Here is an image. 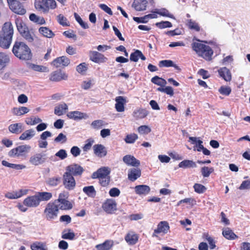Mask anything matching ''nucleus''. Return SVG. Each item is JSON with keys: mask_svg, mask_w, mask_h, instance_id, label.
<instances>
[{"mask_svg": "<svg viewBox=\"0 0 250 250\" xmlns=\"http://www.w3.org/2000/svg\"><path fill=\"white\" fill-rule=\"evenodd\" d=\"M12 51L14 55L20 60L29 61L32 59V54L30 48L23 42L16 41Z\"/></svg>", "mask_w": 250, "mask_h": 250, "instance_id": "obj_1", "label": "nucleus"}, {"mask_svg": "<svg viewBox=\"0 0 250 250\" xmlns=\"http://www.w3.org/2000/svg\"><path fill=\"white\" fill-rule=\"evenodd\" d=\"M191 47L199 57L207 61L212 60L213 51L209 46L198 42H193L191 43Z\"/></svg>", "mask_w": 250, "mask_h": 250, "instance_id": "obj_2", "label": "nucleus"}, {"mask_svg": "<svg viewBox=\"0 0 250 250\" xmlns=\"http://www.w3.org/2000/svg\"><path fill=\"white\" fill-rule=\"evenodd\" d=\"M34 6L38 11L44 14L48 13L50 9H54L57 7L55 0H35Z\"/></svg>", "mask_w": 250, "mask_h": 250, "instance_id": "obj_3", "label": "nucleus"}, {"mask_svg": "<svg viewBox=\"0 0 250 250\" xmlns=\"http://www.w3.org/2000/svg\"><path fill=\"white\" fill-rule=\"evenodd\" d=\"M15 23L17 29L21 36L29 42L34 41V37L28 26L21 18H17Z\"/></svg>", "mask_w": 250, "mask_h": 250, "instance_id": "obj_4", "label": "nucleus"}, {"mask_svg": "<svg viewBox=\"0 0 250 250\" xmlns=\"http://www.w3.org/2000/svg\"><path fill=\"white\" fill-rule=\"evenodd\" d=\"M59 205L56 204L54 201L47 204L43 213L48 221H52L57 218L60 209Z\"/></svg>", "mask_w": 250, "mask_h": 250, "instance_id": "obj_5", "label": "nucleus"}, {"mask_svg": "<svg viewBox=\"0 0 250 250\" xmlns=\"http://www.w3.org/2000/svg\"><path fill=\"white\" fill-rule=\"evenodd\" d=\"M31 148V147L29 145H21L10 150L8 152V156L10 157L24 156L29 152Z\"/></svg>", "mask_w": 250, "mask_h": 250, "instance_id": "obj_6", "label": "nucleus"}, {"mask_svg": "<svg viewBox=\"0 0 250 250\" xmlns=\"http://www.w3.org/2000/svg\"><path fill=\"white\" fill-rule=\"evenodd\" d=\"M63 185L68 190H73L76 187V181L74 176L71 173L65 172L62 176Z\"/></svg>", "mask_w": 250, "mask_h": 250, "instance_id": "obj_7", "label": "nucleus"}, {"mask_svg": "<svg viewBox=\"0 0 250 250\" xmlns=\"http://www.w3.org/2000/svg\"><path fill=\"white\" fill-rule=\"evenodd\" d=\"M46 154L44 153H36L32 155L29 159V162L33 165L39 166L46 161Z\"/></svg>", "mask_w": 250, "mask_h": 250, "instance_id": "obj_8", "label": "nucleus"}, {"mask_svg": "<svg viewBox=\"0 0 250 250\" xmlns=\"http://www.w3.org/2000/svg\"><path fill=\"white\" fill-rule=\"evenodd\" d=\"M65 172L71 173L73 176H81L84 171L82 167L77 164H72L66 167Z\"/></svg>", "mask_w": 250, "mask_h": 250, "instance_id": "obj_9", "label": "nucleus"}, {"mask_svg": "<svg viewBox=\"0 0 250 250\" xmlns=\"http://www.w3.org/2000/svg\"><path fill=\"white\" fill-rule=\"evenodd\" d=\"M110 169L108 167H102L94 172L92 175V179H104L109 176Z\"/></svg>", "mask_w": 250, "mask_h": 250, "instance_id": "obj_10", "label": "nucleus"}, {"mask_svg": "<svg viewBox=\"0 0 250 250\" xmlns=\"http://www.w3.org/2000/svg\"><path fill=\"white\" fill-rule=\"evenodd\" d=\"M104 210L107 213H112L117 210V203L113 199H107L102 205Z\"/></svg>", "mask_w": 250, "mask_h": 250, "instance_id": "obj_11", "label": "nucleus"}, {"mask_svg": "<svg viewBox=\"0 0 250 250\" xmlns=\"http://www.w3.org/2000/svg\"><path fill=\"white\" fill-rule=\"evenodd\" d=\"M9 6L10 9L17 14L23 15L26 13V10L22 4L17 0L10 3Z\"/></svg>", "mask_w": 250, "mask_h": 250, "instance_id": "obj_12", "label": "nucleus"}, {"mask_svg": "<svg viewBox=\"0 0 250 250\" xmlns=\"http://www.w3.org/2000/svg\"><path fill=\"white\" fill-rule=\"evenodd\" d=\"M23 204L25 206L29 208H36L40 204L39 199L36 193L32 196H29L26 197L23 201Z\"/></svg>", "mask_w": 250, "mask_h": 250, "instance_id": "obj_13", "label": "nucleus"}, {"mask_svg": "<svg viewBox=\"0 0 250 250\" xmlns=\"http://www.w3.org/2000/svg\"><path fill=\"white\" fill-rule=\"evenodd\" d=\"M14 29L12 23L10 22H5L2 27L0 35L13 38Z\"/></svg>", "mask_w": 250, "mask_h": 250, "instance_id": "obj_14", "label": "nucleus"}, {"mask_svg": "<svg viewBox=\"0 0 250 250\" xmlns=\"http://www.w3.org/2000/svg\"><path fill=\"white\" fill-rule=\"evenodd\" d=\"M89 59L91 61L97 63H104L107 60V58L103 54L95 51L90 52Z\"/></svg>", "mask_w": 250, "mask_h": 250, "instance_id": "obj_15", "label": "nucleus"}, {"mask_svg": "<svg viewBox=\"0 0 250 250\" xmlns=\"http://www.w3.org/2000/svg\"><path fill=\"white\" fill-rule=\"evenodd\" d=\"M70 63V60L66 56L58 57L51 62V64L56 67H65Z\"/></svg>", "mask_w": 250, "mask_h": 250, "instance_id": "obj_16", "label": "nucleus"}, {"mask_svg": "<svg viewBox=\"0 0 250 250\" xmlns=\"http://www.w3.org/2000/svg\"><path fill=\"white\" fill-rule=\"evenodd\" d=\"M68 78L67 75L61 70L55 71L51 73L49 80L53 82H59L62 80H66Z\"/></svg>", "mask_w": 250, "mask_h": 250, "instance_id": "obj_17", "label": "nucleus"}, {"mask_svg": "<svg viewBox=\"0 0 250 250\" xmlns=\"http://www.w3.org/2000/svg\"><path fill=\"white\" fill-rule=\"evenodd\" d=\"M93 149L94 154L99 158L104 157L107 155V149L103 145H95L93 146Z\"/></svg>", "mask_w": 250, "mask_h": 250, "instance_id": "obj_18", "label": "nucleus"}, {"mask_svg": "<svg viewBox=\"0 0 250 250\" xmlns=\"http://www.w3.org/2000/svg\"><path fill=\"white\" fill-rule=\"evenodd\" d=\"M123 161L127 166L134 167H138L140 165V161L137 159L134 156L131 155H126L124 156Z\"/></svg>", "mask_w": 250, "mask_h": 250, "instance_id": "obj_19", "label": "nucleus"}, {"mask_svg": "<svg viewBox=\"0 0 250 250\" xmlns=\"http://www.w3.org/2000/svg\"><path fill=\"white\" fill-rule=\"evenodd\" d=\"M10 62L9 56L4 52H0V71L3 72Z\"/></svg>", "mask_w": 250, "mask_h": 250, "instance_id": "obj_20", "label": "nucleus"}, {"mask_svg": "<svg viewBox=\"0 0 250 250\" xmlns=\"http://www.w3.org/2000/svg\"><path fill=\"white\" fill-rule=\"evenodd\" d=\"M67 116L68 118L74 120H80L88 117L86 113L78 111H70L67 114Z\"/></svg>", "mask_w": 250, "mask_h": 250, "instance_id": "obj_21", "label": "nucleus"}, {"mask_svg": "<svg viewBox=\"0 0 250 250\" xmlns=\"http://www.w3.org/2000/svg\"><path fill=\"white\" fill-rule=\"evenodd\" d=\"M134 189L136 194L139 195H146L148 194L150 191V187L146 185H140L136 186L135 187Z\"/></svg>", "mask_w": 250, "mask_h": 250, "instance_id": "obj_22", "label": "nucleus"}, {"mask_svg": "<svg viewBox=\"0 0 250 250\" xmlns=\"http://www.w3.org/2000/svg\"><path fill=\"white\" fill-rule=\"evenodd\" d=\"M141 175V170L139 168H132L128 172V178L132 182L136 180Z\"/></svg>", "mask_w": 250, "mask_h": 250, "instance_id": "obj_23", "label": "nucleus"}, {"mask_svg": "<svg viewBox=\"0 0 250 250\" xmlns=\"http://www.w3.org/2000/svg\"><path fill=\"white\" fill-rule=\"evenodd\" d=\"M115 108L119 112L125 110V104L126 103L125 99L123 96H118L115 99Z\"/></svg>", "mask_w": 250, "mask_h": 250, "instance_id": "obj_24", "label": "nucleus"}, {"mask_svg": "<svg viewBox=\"0 0 250 250\" xmlns=\"http://www.w3.org/2000/svg\"><path fill=\"white\" fill-rule=\"evenodd\" d=\"M169 230V226L167 221H161L157 225V229H155V232L157 233H160L163 232L166 234Z\"/></svg>", "mask_w": 250, "mask_h": 250, "instance_id": "obj_25", "label": "nucleus"}, {"mask_svg": "<svg viewBox=\"0 0 250 250\" xmlns=\"http://www.w3.org/2000/svg\"><path fill=\"white\" fill-rule=\"evenodd\" d=\"M220 77L222 78L226 82H230L231 80V74L229 69L226 67L220 68L218 70Z\"/></svg>", "mask_w": 250, "mask_h": 250, "instance_id": "obj_26", "label": "nucleus"}, {"mask_svg": "<svg viewBox=\"0 0 250 250\" xmlns=\"http://www.w3.org/2000/svg\"><path fill=\"white\" fill-rule=\"evenodd\" d=\"M147 3L146 0H135L132 6L137 11H143L146 9Z\"/></svg>", "mask_w": 250, "mask_h": 250, "instance_id": "obj_27", "label": "nucleus"}, {"mask_svg": "<svg viewBox=\"0 0 250 250\" xmlns=\"http://www.w3.org/2000/svg\"><path fill=\"white\" fill-rule=\"evenodd\" d=\"M54 202L56 204H59V203L62 204L61 207H59V208L62 210L70 209L73 207L72 204L65 199H56Z\"/></svg>", "mask_w": 250, "mask_h": 250, "instance_id": "obj_28", "label": "nucleus"}, {"mask_svg": "<svg viewBox=\"0 0 250 250\" xmlns=\"http://www.w3.org/2000/svg\"><path fill=\"white\" fill-rule=\"evenodd\" d=\"M113 245L112 240H106L104 243L97 245L95 248L97 250H109Z\"/></svg>", "mask_w": 250, "mask_h": 250, "instance_id": "obj_29", "label": "nucleus"}, {"mask_svg": "<svg viewBox=\"0 0 250 250\" xmlns=\"http://www.w3.org/2000/svg\"><path fill=\"white\" fill-rule=\"evenodd\" d=\"M12 41V38L0 35V47L4 49L9 48Z\"/></svg>", "mask_w": 250, "mask_h": 250, "instance_id": "obj_30", "label": "nucleus"}, {"mask_svg": "<svg viewBox=\"0 0 250 250\" xmlns=\"http://www.w3.org/2000/svg\"><path fill=\"white\" fill-rule=\"evenodd\" d=\"M139 58H140L143 61H145L146 59V57L139 50H135L134 52H132L130 54V60L131 61L137 62L138 61Z\"/></svg>", "mask_w": 250, "mask_h": 250, "instance_id": "obj_31", "label": "nucleus"}, {"mask_svg": "<svg viewBox=\"0 0 250 250\" xmlns=\"http://www.w3.org/2000/svg\"><path fill=\"white\" fill-rule=\"evenodd\" d=\"M178 167L183 168H195L197 165L194 161L190 160H184L179 163Z\"/></svg>", "mask_w": 250, "mask_h": 250, "instance_id": "obj_32", "label": "nucleus"}, {"mask_svg": "<svg viewBox=\"0 0 250 250\" xmlns=\"http://www.w3.org/2000/svg\"><path fill=\"white\" fill-rule=\"evenodd\" d=\"M68 110V106L65 103L59 104L55 107L54 113L58 116H62Z\"/></svg>", "mask_w": 250, "mask_h": 250, "instance_id": "obj_33", "label": "nucleus"}, {"mask_svg": "<svg viewBox=\"0 0 250 250\" xmlns=\"http://www.w3.org/2000/svg\"><path fill=\"white\" fill-rule=\"evenodd\" d=\"M139 236L136 234H130L127 233L125 237V239L126 242L130 245H133L137 243L138 241Z\"/></svg>", "mask_w": 250, "mask_h": 250, "instance_id": "obj_34", "label": "nucleus"}, {"mask_svg": "<svg viewBox=\"0 0 250 250\" xmlns=\"http://www.w3.org/2000/svg\"><path fill=\"white\" fill-rule=\"evenodd\" d=\"M36 194L39 199L40 203L41 201H47L52 197V194L48 192H37Z\"/></svg>", "mask_w": 250, "mask_h": 250, "instance_id": "obj_35", "label": "nucleus"}, {"mask_svg": "<svg viewBox=\"0 0 250 250\" xmlns=\"http://www.w3.org/2000/svg\"><path fill=\"white\" fill-rule=\"evenodd\" d=\"M83 191L89 197L94 198L96 195V191L93 186L83 187Z\"/></svg>", "mask_w": 250, "mask_h": 250, "instance_id": "obj_36", "label": "nucleus"}, {"mask_svg": "<svg viewBox=\"0 0 250 250\" xmlns=\"http://www.w3.org/2000/svg\"><path fill=\"white\" fill-rule=\"evenodd\" d=\"M29 111V109L25 106H21L20 107H14L12 109V113L16 116H21Z\"/></svg>", "mask_w": 250, "mask_h": 250, "instance_id": "obj_37", "label": "nucleus"}, {"mask_svg": "<svg viewBox=\"0 0 250 250\" xmlns=\"http://www.w3.org/2000/svg\"><path fill=\"white\" fill-rule=\"evenodd\" d=\"M222 234L225 238L228 240H234L238 238V236L229 228H227L223 230Z\"/></svg>", "mask_w": 250, "mask_h": 250, "instance_id": "obj_38", "label": "nucleus"}, {"mask_svg": "<svg viewBox=\"0 0 250 250\" xmlns=\"http://www.w3.org/2000/svg\"><path fill=\"white\" fill-rule=\"evenodd\" d=\"M39 31L42 35L46 38H50L55 36L54 33L46 27H41Z\"/></svg>", "mask_w": 250, "mask_h": 250, "instance_id": "obj_39", "label": "nucleus"}, {"mask_svg": "<svg viewBox=\"0 0 250 250\" xmlns=\"http://www.w3.org/2000/svg\"><path fill=\"white\" fill-rule=\"evenodd\" d=\"M9 130L12 133L19 134L22 131V125L20 123L12 124L9 125Z\"/></svg>", "mask_w": 250, "mask_h": 250, "instance_id": "obj_40", "label": "nucleus"}, {"mask_svg": "<svg viewBox=\"0 0 250 250\" xmlns=\"http://www.w3.org/2000/svg\"><path fill=\"white\" fill-rule=\"evenodd\" d=\"M35 135V131L32 129H29L24 131L20 137L21 140H30Z\"/></svg>", "mask_w": 250, "mask_h": 250, "instance_id": "obj_41", "label": "nucleus"}, {"mask_svg": "<svg viewBox=\"0 0 250 250\" xmlns=\"http://www.w3.org/2000/svg\"><path fill=\"white\" fill-rule=\"evenodd\" d=\"M61 179V177L59 176L51 177L48 178L46 183L49 186L56 187L60 183Z\"/></svg>", "mask_w": 250, "mask_h": 250, "instance_id": "obj_42", "label": "nucleus"}, {"mask_svg": "<svg viewBox=\"0 0 250 250\" xmlns=\"http://www.w3.org/2000/svg\"><path fill=\"white\" fill-rule=\"evenodd\" d=\"M66 230H64L62 233V238L64 239L73 240L75 238V234L71 229H68V232L65 233Z\"/></svg>", "mask_w": 250, "mask_h": 250, "instance_id": "obj_43", "label": "nucleus"}, {"mask_svg": "<svg viewBox=\"0 0 250 250\" xmlns=\"http://www.w3.org/2000/svg\"><path fill=\"white\" fill-rule=\"evenodd\" d=\"M214 170L213 167H203L201 168V172L204 177H208Z\"/></svg>", "mask_w": 250, "mask_h": 250, "instance_id": "obj_44", "label": "nucleus"}, {"mask_svg": "<svg viewBox=\"0 0 250 250\" xmlns=\"http://www.w3.org/2000/svg\"><path fill=\"white\" fill-rule=\"evenodd\" d=\"M148 114L147 111L144 109H140L134 112V117L136 119H143Z\"/></svg>", "mask_w": 250, "mask_h": 250, "instance_id": "obj_45", "label": "nucleus"}, {"mask_svg": "<svg viewBox=\"0 0 250 250\" xmlns=\"http://www.w3.org/2000/svg\"><path fill=\"white\" fill-rule=\"evenodd\" d=\"M151 81L152 83L160 86H164L167 83V82L165 79L157 76L153 77Z\"/></svg>", "mask_w": 250, "mask_h": 250, "instance_id": "obj_46", "label": "nucleus"}, {"mask_svg": "<svg viewBox=\"0 0 250 250\" xmlns=\"http://www.w3.org/2000/svg\"><path fill=\"white\" fill-rule=\"evenodd\" d=\"M57 21L60 24L63 26H69V22L67 21V19L62 14H59L57 16Z\"/></svg>", "mask_w": 250, "mask_h": 250, "instance_id": "obj_47", "label": "nucleus"}, {"mask_svg": "<svg viewBox=\"0 0 250 250\" xmlns=\"http://www.w3.org/2000/svg\"><path fill=\"white\" fill-rule=\"evenodd\" d=\"M156 13L160 16L169 18H172L173 15L169 13L168 10L166 8H161L160 9H156Z\"/></svg>", "mask_w": 250, "mask_h": 250, "instance_id": "obj_48", "label": "nucleus"}, {"mask_svg": "<svg viewBox=\"0 0 250 250\" xmlns=\"http://www.w3.org/2000/svg\"><path fill=\"white\" fill-rule=\"evenodd\" d=\"M188 26L190 29H193L199 32L200 30V27L199 24L192 20H189L188 22Z\"/></svg>", "mask_w": 250, "mask_h": 250, "instance_id": "obj_49", "label": "nucleus"}, {"mask_svg": "<svg viewBox=\"0 0 250 250\" xmlns=\"http://www.w3.org/2000/svg\"><path fill=\"white\" fill-rule=\"evenodd\" d=\"M194 191L198 193H203L206 191L207 188L204 185L196 183L193 186Z\"/></svg>", "mask_w": 250, "mask_h": 250, "instance_id": "obj_50", "label": "nucleus"}, {"mask_svg": "<svg viewBox=\"0 0 250 250\" xmlns=\"http://www.w3.org/2000/svg\"><path fill=\"white\" fill-rule=\"evenodd\" d=\"M87 65L85 62H82L77 66L76 70L80 74H84L87 70Z\"/></svg>", "mask_w": 250, "mask_h": 250, "instance_id": "obj_51", "label": "nucleus"}, {"mask_svg": "<svg viewBox=\"0 0 250 250\" xmlns=\"http://www.w3.org/2000/svg\"><path fill=\"white\" fill-rule=\"evenodd\" d=\"M32 250H46L43 244L41 242H36L31 245Z\"/></svg>", "mask_w": 250, "mask_h": 250, "instance_id": "obj_52", "label": "nucleus"}, {"mask_svg": "<svg viewBox=\"0 0 250 250\" xmlns=\"http://www.w3.org/2000/svg\"><path fill=\"white\" fill-rule=\"evenodd\" d=\"M74 17L76 21L80 24V25L84 29H87L88 28V25L87 24L82 20V18L80 16L76 13H75Z\"/></svg>", "mask_w": 250, "mask_h": 250, "instance_id": "obj_53", "label": "nucleus"}, {"mask_svg": "<svg viewBox=\"0 0 250 250\" xmlns=\"http://www.w3.org/2000/svg\"><path fill=\"white\" fill-rule=\"evenodd\" d=\"M55 156L57 157L60 160H62L67 157V154L65 149H61L55 153Z\"/></svg>", "mask_w": 250, "mask_h": 250, "instance_id": "obj_54", "label": "nucleus"}, {"mask_svg": "<svg viewBox=\"0 0 250 250\" xmlns=\"http://www.w3.org/2000/svg\"><path fill=\"white\" fill-rule=\"evenodd\" d=\"M138 132L142 134H147L151 132V128L147 125H144L139 126Z\"/></svg>", "mask_w": 250, "mask_h": 250, "instance_id": "obj_55", "label": "nucleus"}, {"mask_svg": "<svg viewBox=\"0 0 250 250\" xmlns=\"http://www.w3.org/2000/svg\"><path fill=\"white\" fill-rule=\"evenodd\" d=\"M192 144H194L193 149L194 151H197L201 152L204 148V146L202 145L203 142H191Z\"/></svg>", "mask_w": 250, "mask_h": 250, "instance_id": "obj_56", "label": "nucleus"}, {"mask_svg": "<svg viewBox=\"0 0 250 250\" xmlns=\"http://www.w3.org/2000/svg\"><path fill=\"white\" fill-rule=\"evenodd\" d=\"M156 25L160 29L165 28L167 27H171L172 23L168 21H162L156 23Z\"/></svg>", "mask_w": 250, "mask_h": 250, "instance_id": "obj_57", "label": "nucleus"}, {"mask_svg": "<svg viewBox=\"0 0 250 250\" xmlns=\"http://www.w3.org/2000/svg\"><path fill=\"white\" fill-rule=\"evenodd\" d=\"M173 65V62L171 60H162L159 62V66L160 67H171Z\"/></svg>", "mask_w": 250, "mask_h": 250, "instance_id": "obj_58", "label": "nucleus"}, {"mask_svg": "<svg viewBox=\"0 0 250 250\" xmlns=\"http://www.w3.org/2000/svg\"><path fill=\"white\" fill-rule=\"evenodd\" d=\"M219 91L222 95L228 96L231 93V90L229 87L222 86L219 88Z\"/></svg>", "mask_w": 250, "mask_h": 250, "instance_id": "obj_59", "label": "nucleus"}, {"mask_svg": "<svg viewBox=\"0 0 250 250\" xmlns=\"http://www.w3.org/2000/svg\"><path fill=\"white\" fill-rule=\"evenodd\" d=\"M104 125V121L101 120H95L91 123V126L95 129H100Z\"/></svg>", "mask_w": 250, "mask_h": 250, "instance_id": "obj_60", "label": "nucleus"}, {"mask_svg": "<svg viewBox=\"0 0 250 250\" xmlns=\"http://www.w3.org/2000/svg\"><path fill=\"white\" fill-rule=\"evenodd\" d=\"M121 191L117 188H112L109 191V194L112 197H116L119 196Z\"/></svg>", "mask_w": 250, "mask_h": 250, "instance_id": "obj_61", "label": "nucleus"}, {"mask_svg": "<svg viewBox=\"0 0 250 250\" xmlns=\"http://www.w3.org/2000/svg\"><path fill=\"white\" fill-rule=\"evenodd\" d=\"M32 68L34 70L38 72H48L49 70L47 67L43 66L42 65H39L34 64L32 66Z\"/></svg>", "mask_w": 250, "mask_h": 250, "instance_id": "obj_62", "label": "nucleus"}, {"mask_svg": "<svg viewBox=\"0 0 250 250\" xmlns=\"http://www.w3.org/2000/svg\"><path fill=\"white\" fill-rule=\"evenodd\" d=\"M70 153L74 157H76L80 154L81 150L78 146H73L70 149Z\"/></svg>", "mask_w": 250, "mask_h": 250, "instance_id": "obj_63", "label": "nucleus"}, {"mask_svg": "<svg viewBox=\"0 0 250 250\" xmlns=\"http://www.w3.org/2000/svg\"><path fill=\"white\" fill-rule=\"evenodd\" d=\"M240 190L250 189V180H245L242 182L239 187Z\"/></svg>", "mask_w": 250, "mask_h": 250, "instance_id": "obj_64", "label": "nucleus"}]
</instances>
